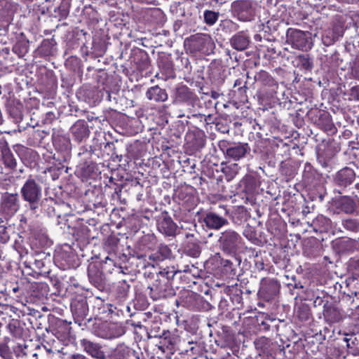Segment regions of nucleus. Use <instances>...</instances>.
Segmentation results:
<instances>
[{"label":"nucleus","mask_w":359,"mask_h":359,"mask_svg":"<svg viewBox=\"0 0 359 359\" xmlns=\"http://www.w3.org/2000/svg\"><path fill=\"white\" fill-rule=\"evenodd\" d=\"M4 348V346H0V351H1V348Z\"/></svg>","instance_id":"nucleus-20"},{"label":"nucleus","mask_w":359,"mask_h":359,"mask_svg":"<svg viewBox=\"0 0 359 359\" xmlns=\"http://www.w3.org/2000/svg\"><path fill=\"white\" fill-rule=\"evenodd\" d=\"M72 133L74 139L80 142L86 139L89 135L88 126L83 121H76L71 128Z\"/></svg>","instance_id":"nucleus-7"},{"label":"nucleus","mask_w":359,"mask_h":359,"mask_svg":"<svg viewBox=\"0 0 359 359\" xmlns=\"http://www.w3.org/2000/svg\"><path fill=\"white\" fill-rule=\"evenodd\" d=\"M3 205L5 210L13 215L20 208V201L18 194H7L3 197Z\"/></svg>","instance_id":"nucleus-6"},{"label":"nucleus","mask_w":359,"mask_h":359,"mask_svg":"<svg viewBox=\"0 0 359 359\" xmlns=\"http://www.w3.org/2000/svg\"><path fill=\"white\" fill-rule=\"evenodd\" d=\"M72 359H88V358L83 354L76 353L72 355Z\"/></svg>","instance_id":"nucleus-18"},{"label":"nucleus","mask_w":359,"mask_h":359,"mask_svg":"<svg viewBox=\"0 0 359 359\" xmlns=\"http://www.w3.org/2000/svg\"><path fill=\"white\" fill-rule=\"evenodd\" d=\"M286 41L297 50H307L311 48L306 32L299 29H289L287 32Z\"/></svg>","instance_id":"nucleus-2"},{"label":"nucleus","mask_w":359,"mask_h":359,"mask_svg":"<svg viewBox=\"0 0 359 359\" xmlns=\"http://www.w3.org/2000/svg\"><path fill=\"white\" fill-rule=\"evenodd\" d=\"M20 194L23 200L28 203L30 211L34 212L42 197L41 186L34 179L29 178L21 187Z\"/></svg>","instance_id":"nucleus-1"},{"label":"nucleus","mask_w":359,"mask_h":359,"mask_svg":"<svg viewBox=\"0 0 359 359\" xmlns=\"http://www.w3.org/2000/svg\"><path fill=\"white\" fill-rule=\"evenodd\" d=\"M0 233H2L1 239L6 242L8 239V236L7 235L5 229L1 227Z\"/></svg>","instance_id":"nucleus-17"},{"label":"nucleus","mask_w":359,"mask_h":359,"mask_svg":"<svg viewBox=\"0 0 359 359\" xmlns=\"http://www.w3.org/2000/svg\"><path fill=\"white\" fill-rule=\"evenodd\" d=\"M147 97L149 100L156 102H164L168 99V95L165 90L158 86L149 88L147 92Z\"/></svg>","instance_id":"nucleus-9"},{"label":"nucleus","mask_w":359,"mask_h":359,"mask_svg":"<svg viewBox=\"0 0 359 359\" xmlns=\"http://www.w3.org/2000/svg\"><path fill=\"white\" fill-rule=\"evenodd\" d=\"M204 18L208 25H214L218 19V13L212 11H206L204 13Z\"/></svg>","instance_id":"nucleus-13"},{"label":"nucleus","mask_w":359,"mask_h":359,"mask_svg":"<svg viewBox=\"0 0 359 359\" xmlns=\"http://www.w3.org/2000/svg\"><path fill=\"white\" fill-rule=\"evenodd\" d=\"M337 179L340 184L346 186L354 180L355 173L352 169L346 168L338 172Z\"/></svg>","instance_id":"nucleus-10"},{"label":"nucleus","mask_w":359,"mask_h":359,"mask_svg":"<svg viewBox=\"0 0 359 359\" xmlns=\"http://www.w3.org/2000/svg\"><path fill=\"white\" fill-rule=\"evenodd\" d=\"M247 153V148L243 145H237L229 147L226 151L228 157L231 158L234 161H238L244 157Z\"/></svg>","instance_id":"nucleus-11"},{"label":"nucleus","mask_w":359,"mask_h":359,"mask_svg":"<svg viewBox=\"0 0 359 359\" xmlns=\"http://www.w3.org/2000/svg\"><path fill=\"white\" fill-rule=\"evenodd\" d=\"M211 97L214 99H217L219 97V93L215 91H212L211 93Z\"/></svg>","instance_id":"nucleus-19"},{"label":"nucleus","mask_w":359,"mask_h":359,"mask_svg":"<svg viewBox=\"0 0 359 359\" xmlns=\"http://www.w3.org/2000/svg\"><path fill=\"white\" fill-rule=\"evenodd\" d=\"M231 44L233 48L238 50H243L249 45V39L244 34H236L231 39Z\"/></svg>","instance_id":"nucleus-12"},{"label":"nucleus","mask_w":359,"mask_h":359,"mask_svg":"<svg viewBox=\"0 0 359 359\" xmlns=\"http://www.w3.org/2000/svg\"><path fill=\"white\" fill-rule=\"evenodd\" d=\"M342 208L346 212H352L355 209L354 202L348 198L342 199Z\"/></svg>","instance_id":"nucleus-15"},{"label":"nucleus","mask_w":359,"mask_h":359,"mask_svg":"<svg viewBox=\"0 0 359 359\" xmlns=\"http://www.w3.org/2000/svg\"><path fill=\"white\" fill-rule=\"evenodd\" d=\"M241 240V236L236 231L229 229L223 233L219 238V242L221 243L224 250L228 252H234Z\"/></svg>","instance_id":"nucleus-3"},{"label":"nucleus","mask_w":359,"mask_h":359,"mask_svg":"<svg viewBox=\"0 0 359 359\" xmlns=\"http://www.w3.org/2000/svg\"><path fill=\"white\" fill-rule=\"evenodd\" d=\"M343 226L348 230L357 231L359 229V222L355 219H348L343 222Z\"/></svg>","instance_id":"nucleus-14"},{"label":"nucleus","mask_w":359,"mask_h":359,"mask_svg":"<svg viewBox=\"0 0 359 359\" xmlns=\"http://www.w3.org/2000/svg\"><path fill=\"white\" fill-rule=\"evenodd\" d=\"M200 250H199V247L198 246H196L195 248L193 250V251L190 252V255H192L193 257H198L199 255H200Z\"/></svg>","instance_id":"nucleus-16"},{"label":"nucleus","mask_w":359,"mask_h":359,"mask_svg":"<svg viewBox=\"0 0 359 359\" xmlns=\"http://www.w3.org/2000/svg\"><path fill=\"white\" fill-rule=\"evenodd\" d=\"M158 229L161 233L171 236L175 234L177 226L170 217L164 216L158 222Z\"/></svg>","instance_id":"nucleus-8"},{"label":"nucleus","mask_w":359,"mask_h":359,"mask_svg":"<svg viewBox=\"0 0 359 359\" xmlns=\"http://www.w3.org/2000/svg\"><path fill=\"white\" fill-rule=\"evenodd\" d=\"M81 346L83 347L84 351L93 358L97 359H104L105 355L104 351L102 350L100 344L93 342L86 339H83L81 341Z\"/></svg>","instance_id":"nucleus-4"},{"label":"nucleus","mask_w":359,"mask_h":359,"mask_svg":"<svg viewBox=\"0 0 359 359\" xmlns=\"http://www.w3.org/2000/svg\"><path fill=\"white\" fill-rule=\"evenodd\" d=\"M203 222L208 228L215 230L221 229L223 226L229 223L226 218L220 217L212 212L205 215L203 218Z\"/></svg>","instance_id":"nucleus-5"}]
</instances>
